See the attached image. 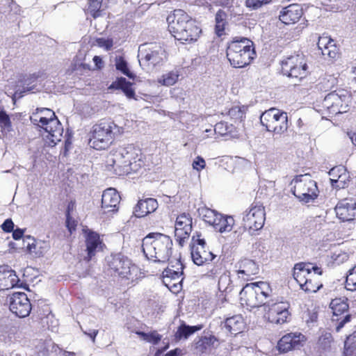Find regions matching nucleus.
<instances>
[{"mask_svg": "<svg viewBox=\"0 0 356 356\" xmlns=\"http://www.w3.org/2000/svg\"><path fill=\"white\" fill-rule=\"evenodd\" d=\"M66 225L70 232H72V230L74 229L75 222L74 220H73L70 216H67Z\"/></svg>", "mask_w": 356, "mask_h": 356, "instance_id": "nucleus-58", "label": "nucleus"}, {"mask_svg": "<svg viewBox=\"0 0 356 356\" xmlns=\"http://www.w3.org/2000/svg\"><path fill=\"white\" fill-rule=\"evenodd\" d=\"M139 63L140 65L156 66L165 61L166 53L159 44H143L138 49Z\"/></svg>", "mask_w": 356, "mask_h": 356, "instance_id": "nucleus-15", "label": "nucleus"}, {"mask_svg": "<svg viewBox=\"0 0 356 356\" xmlns=\"http://www.w3.org/2000/svg\"><path fill=\"white\" fill-rule=\"evenodd\" d=\"M136 334L144 341L152 343L153 344H157L161 339V336L159 334L156 332H137Z\"/></svg>", "mask_w": 356, "mask_h": 356, "instance_id": "nucleus-45", "label": "nucleus"}, {"mask_svg": "<svg viewBox=\"0 0 356 356\" xmlns=\"http://www.w3.org/2000/svg\"><path fill=\"white\" fill-rule=\"evenodd\" d=\"M199 214L202 220L211 225L213 229L220 232H229L232 229L234 220L230 216L222 215L216 210L202 207L198 209Z\"/></svg>", "mask_w": 356, "mask_h": 356, "instance_id": "nucleus-12", "label": "nucleus"}, {"mask_svg": "<svg viewBox=\"0 0 356 356\" xmlns=\"http://www.w3.org/2000/svg\"><path fill=\"white\" fill-rule=\"evenodd\" d=\"M293 194L300 201L309 202L318 196L316 183L308 174L296 177L291 182Z\"/></svg>", "mask_w": 356, "mask_h": 356, "instance_id": "nucleus-10", "label": "nucleus"}, {"mask_svg": "<svg viewBox=\"0 0 356 356\" xmlns=\"http://www.w3.org/2000/svg\"><path fill=\"white\" fill-rule=\"evenodd\" d=\"M0 127L3 131H9L11 123L8 115L3 111H0Z\"/></svg>", "mask_w": 356, "mask_h": 356, "instance_id": "nucleus-50", "label": "nucleus"}, {"mask_svg": "<svg viewBox=\"0 0 356 356\" xmlns=\"http://www.w3.org/2000/svg\"><path fill=\"white\" fill-rule=\"evenodd\" d=\"M260 121L268 131L275 135L284 133L289 127L287 113L275 108H271L262 113Z\"/></svg>", "mask_w": 356, "mask_h": 356, "instance_id": "nucleus-11", "label": "nucleus"}, {"mask_svg": "<svg viewBox=\"0 0 356 356\" xmlns=\"http://www.w3.org/2000/svg\"><path fill=\"white\" fill-rule=\"evenodd\" d=\"M23 245L30 254H33L36 257L44 256L49 249L48 243L42 241H36L29 236H24Z\"/></svg>", "mask_w": 356, "mask_h": 356, "instance_id": "nucleus-27", "label": "nucleus"}, {"mask_svg": "<svg viewBox=\"0 0 356 356\" xmlns=\"http://www.w3.org/2000/svg\"><path fill=\"white\" fill-rule=\"evenodd\" d=\"M232 280L229 272L225 271L220 275L218 279V289L222 292H227L232 289Z\"/></svg>", "mask_w": 356, "mask_h": 356, "instance_id": "nucleus-42", "label": "nucleus"}, {"mask_svg": "<svg viewBox=\"0 0 356 356\" xmlns=\"http://www.w3.org/2000/svg\"><path fill=\"white\" fill-rule=\"evenodd\" d=\"M123 132L124 129L113 122H100L93 127L89 144L90 147L97 150L105 149L111 145L115 136H120Z\"/></svg>", "mask_w": 356, "mask_h": 356, "instance_id": "nucleus-7", "label": "nucleus"}, {"mask_svg": "<svg viewBox=\"0 0 356 356\" xmlns=\"http://www.w3.org/2000/svg\"><path fill=\"white\" fill-rule=\"evenodd\" d=\"M181 353V349L175 348V350H170L168 353H167L165 356H179Z\"/></svg>", "mask_w": 356, "mask_h": 356, "instance_id": "nucleus-61", "label": "nucleus"}, {"mask_svg": "<svg viewBox=\"0 0 356 356\" xmlns=\"http://www.w3.org/2000/svg\"><path fill=\"white\" fill-rule=\"evenodd\" d=\"M273 0H246L245 4L247 7L252 9H258L263 5L270 3Z\"/></svg>", "mask_w": 356, "mask_h": 356, "instance_id": "nucleus-51", "label": "nucleus"}, {"mask_svg": "<svg viewBox=\"0 0 356 356\" xmlns=\"http://www.w3.org/2000/svg\"><path fill=\"white\" fill-rule=\"evenodd\" d=\"M255 56L253 42L247 38H234L227 49V57L234 67L248 65Z\"/></svg>", "mask_w": 356, "mask_h": 356, "instance_id": "nucleus-4", "label": "nucleus"}, {"mask_svg": "<svg viewBox=\"0 0 356 356\" xmlns=\"http://www.w3.org/2000/svg\"><path fill=\"white\" fill-rule=\"evenodd\" d=\"M350 93L343 89L327 94L321 103L320 111L323 114L337 115L348 111L351 103Z\"/></svg>", "mask_w": 356, "mask_h": 356, "instance_id": "nucleus-9", "label": "nucleus"}, {"mask_svg": "<svg viewBox=\"0 0 356 356\" xmlns=\"http://www.w3.org/2000/svg\"><path fill=\"white\" fill-rule=\"evenodd\" d=\"M108 270L115 276L131 282L141 277L140 268L127 257L122 254L111 255L107 259Z\"/></svg>", "mask_w": 356, "mask_h": 356, "instance_id": "nucleus-8", "label": "nucleus"}, {"mask_svg": "<svg viewBox=\"0 0 356 356\" xmlns=\"http://www.w3.org/2000/svg\"><path fill=\"white\" fill-rule=\"evenodd\" d=\"M158 208V202L154 198L140 200L134 207V213L138 218H142L153 213Z\"/></svg>", "mask_w": 356, "mask_h": 356, "instance_id": "nucleus-30", "label": "nucleus"}, {"mask_svg": "<svg viewBox=\"0 0 356 356\" xmlns=\"http://www.w3.org/2000/svg\"><path fill=\"white\" fill-rule=\"evenodd\" d=\"M272 294V289L266 282L247 284L241 291L240 301L248 309L255 308L264 304Z\"/></svg>", "mask_w": 356, "mask_h": 356, "instance_id": "nucleus-6", "label": "nucleus"}, {"mask_svg": "<svg viewBox=\"0 0 356 356\" xmlns=\"http://www.w3.org/2000/svg\"><path fill=\"white\" fill-rule=\"evenodd\" d=\"M334 43V41L330 36L323 35L318 39V47L322 52L323 51L326 50L327 47H329L331 45V44Z\"/></svg>", "mask_w": 356, "mask_h": 356, "instance_id": "nucleus-48", "label": "nucleus"}, {"mask_svg": "<svg viewBox=\"0 0 356 356\" xmlns=\"http://www.w3.org/2000/svg\"><path fill=\"white\" fill-rule=\"evenodd\" d=\"M171 238L161 233H150L143 239L142 248L145 257L154 262L165 263L172 255Z\"/></svg>", "mask_w": 356, "mask_h": 356, "instance_id": "nucleus-3", "label": "nucleus"}, {"mask_svg": "<svg viewBox=\"0 0 356 356\" xmlns=\"http://www.w3.org/2000/svg\"><path fill=\"white\" fill-rule=\"evenodd\" d=\"M322 54L330 58H336L338 56L339 52L336 44H331L329 47H326V50L323 51Z\"/></svg>", "mask_w": 356, "mask_h": 356, "instance_id": "nucleus-52", "label": "nucleus"}, {"mask_svg": "<svg viewBox=\"0 0 356 356\" xmlns=\"http://www.w3.org/2000/svg\"><path fill=\"white\" fill-rule=\"evenodd\" d=\"M227 18V14L226 13L220 9L216 15V22H223L226 20Z\"/></svg>", "mask_w": 356, "mask_h": 356, "instance_id": "nucleus-57", "label": "nucleus"}, {"mask_svg": "<svg viewBox=\"0 0 356 356\" xmlns=\"http://www.w3.org/2000/svg\"><path fill=\"white\" fill-rule=\"evenodd\" d=\"M104 0H88L86 8H84V13L87 16V19L89 17L93 19H96L100 17L104 14V9L102 8Z\"/></svg>", "mask_w": 356, "mask_h": 356, "instance_id": "nucleus-32", "label": "nucleus"}, {"mask_svg": "<svg viewBox=\"0 0 356 356\" xmlns=\"http://www.w3.org/2000/svg\"><path fill=\"white\" fill-rule=\"evenodd\" d=\"M302 14L303 10L299 4H291L282 9L279 19L281 22H298Z\"/></svg>", "mask_w": 356, "mask_h": 356, "instance_id": "nucleus-29", "label": "nucleus"}, {"mask_svg": "<svg viewBox=\"0 0 356 356\" xmlns=\"http://www.w3.org/2000/svg\"><path fill=\"white\" fill-rule=\"evenodd\" d=\"M19 279L8 266L0 267V290H8L16 286Z\"/></svg>", "mask_w": 356, "mask_h": 356, "instance_id": "nucleus-28", "label": "nucleus"}, {"mask_svg": "<svg viewBox=\"0 0 356 356\" xmlns=\"http://www.w3.org/2000/svg\"><path fill=\"white\" fill-rule=\"evenodd\" d=\"M120 197L118 191L113 188L105 190L102 197V211L104 213L116 212L118 209Z\"/></svg>", "mask_w": 356, "mask_h": 356, "instance_id": "nucleus-24", "label": "nucleus"}, {"mask_svg": "<svg viewBox=\"0 0 356 356\" xmlns=\"http://www.w3.org/2000/svg\"><path fill=\"white\" fill-rule=\"evenodd\" d=\"M191 18L188 15L181 9H176L167 17V22H188Z\"/></svg>", "mask_w": 356, "mask_h": 356, "instance_id": "nucleus-40", "label": "nucleus"}, {"mask_svg": "<svg viewBox=\"0 0 356 356\" xmlns=\"http://www.w3.org/2000/svg\"><path fill=\"white\" fill-rule=\"evenodd\" d=\"M179 76V70L175 69L171 71L165 72L160 76H159L156 79V83L159 85L165 87H170L178 82Z\"/></svg>", "mask_w": 356, "mask_h": 356, "instance_id": "nucleus-33", "label": "nucleus"}, {"mask_svg": "<svg viewBox=\"0 0 356 356\" xmlns=\"http://www.w3.org/2000/svg\"><path fill=\"white\" fill-rule=\"evenodd\" d=\"M84 334L88 336L93 342L95 341V337L98 334L97 330H89L88 331H84Z\"/></svg>", "mask_w": 356, "mask_h": 356, "instance_id": "nucleus-59", "label": "nucleus"}, {"mask_svg": "<svg viewBox=\"0 0 356 356\" xmlns=\"http://www.w3.org/2000/svg\"><path fill=\"white\" fill-rule=\"evenodd\" d=\"M348 258V254L343 251H336L331 256V259L333 263L338 265L346 261Z\"/></svg>", "mask_w": 356, "mask_h": 356, "instance_id": "nucleus-47", "label": "nucleus"}, {"mask_svg": "<svg viewBox=\"0 0 356 356\" xmlns=\"http://www.w3.org/2000/svg\"><path fill=\"white\" fill-rule=\"evenodd\" d=\"M356 349V331L346 338L344 343V356H348Z\"/></svg>", "mask_w": 356, "mask_h": 356, "instance_id": "nucleus-43", "label": "nucleus"}, {"mask_svg": "<svg viewBox=\"0 0 356 356\" xmlns=\"http://www.w3.org/2000/svg\"><path fill=\"white\" fill-rule=\"evenodd\" d=\"M205 133H211L214 132L216 134H218L219 136H225V135H230L232 136H235L236 134L232 133V127H229L227 123L225 122H219L217 123L215 126L214 129H207L204 131Z\"/></svg>", "mask_w": 356, "mask_h": 356, "instance_id": "nucleus-39", "label": "nucleus"}, {"mask_svg": "<svg viewBox=\"0 0 356 356\" xmlns=\"http://www.w3.org/2000/svg\"><path fill=\"white\" fill-rule=\"evenodd\" d=\"M331 186L339 190L348 187L350 181V175L347 169L343 165H337L329 171Z\"/></svg>", "mask_w": 356, "mask_h": 356, "instance_id": "nucleus-22", "label": "nucleus"}, {"mask_svg": "<svg viewBox=\"0 0 356 356\" xmlns=\"http://www.w3.org/2000/svg\"><path fill=\"white\" fill-rule=\"evenodd\" d=\"M86 243L88 259H90L97 252L101 251L104 245L100 236L92 231L87 233Z\"/></svg>", "mask_w": 356, "mask_h": 356, "instance_id": "nucleus-31", "label": "nucleus"}, {"mask_svg": "<svg viewBox=\"0 0 356 356\" xmlns=\"http://www.w3.org/2000/svg\"><path fill=\"white\" fill-rule=\"evenodd\" d=\"M264 317L269 322L275 324H283L289 318V305L286 302H279L268 305Z\"/></svg>", "mask_w": 356, "mask_h": 356, "instance_id": "nucleus-19", "label": "nucleus"}, {"mask_svg": "<svg viewBox=\"0 0 356 356\" xmlns=\"http://www.w3.org/2000/svg\"><path fill=\"white\" fill-rule=\"evenodd\" d=\"M335 211L341 220H353L356 217V202L352 199L343 200L336 206Z\"/></svg>", "mask_w": 356, "mask_h": 356, "instance_id": "nucleus-26", "label": "nucleus"}, {"mask_svg": "<svg viewBox=\"0 0 356 356\" xmlns=\"http://www.w3.org/2000/svg\"><path fill=\"white\" fill-rule=\"evenodd\" d=\"M321 270L309 264H296L293 268V277L302 290L307 293H316L322 286Z\"/></svg>", "mask_w": 356, "mask_h": 356, "instance_id": "nucleus-5", "label": "nucleus"}, {"mask_svg": "<svg viewBox=\"0 0 356 356\" xmlns=\"http://www.w3.org/2000/svg\"><path fill=\"white\" fill-rule=\"evenodd\" d=\"M9 309L19 318L28 316L31 310V305L26 294L22 292L13 293L9 297Z\"/></svg>", "mask_w": 356, "mask_h": 356, "instance_id": "nucleus-17", "label": "nucleus"}, {"mask_svg": "<svg viewBox=\"0 0 356 356\" xmlns=\"http://www.w3.org/2000/svg\"><path fill=\"white\" fill-rule=\"evenodd\" d=\"M346 288L349 291H356V265L348 271L346 276Z\"/></svg>", "mask_w": 356, "mask_h": 356, "instance_id": "nucleus-46", "label": "nucleus"}, {"mask_svg": "<svg viewBox=\"0 0 356 356\" xmlns=\"http://www.w3.org/2000/svg\"><path fill=\"white\" fill-rule=\"evenodd\" d=\"M282 70L284 74L302 79L308 74L306 58L301 52H296L286 57L282 62Z\"/></svg>", "mask_w": 356, "mask_h": 356, "instance_id": "nucleus-14", "label": "nucleus"}, {"mask_svg": "<svg viewBox=\"0 0 356 356\" xmlns=\"http://www.w3.org/2000/svg\"><path fill=\"white\" fill-rule=\"evenodd\" d=\"M92 60L95 63V68L93 70H101L104 67V61L100 56H95Z\"/></svg>", "mask_w": 356, "mask_h": 356, "instance_id": "nucleus-56", "label": "nucleus"}, {"mask_svg": "<svg viewBox=\"0 0 356 356\" xmlns=\"http://www.w3.org/2000/svg\"><path fill=\"white\" fill-rule=\"evenodd\" d=\"M349 136L352 143L356 147V133L350 134H349Z\"/></svg>", "mask_w": 356, "mask_h": 356, "instance_id": "nucleus-64", "label": "nucleus"}, {"mask_svg": "<svg viewBox=\"0 0 356 356\" xmlns=\"http://www.w3.org/2000/svg\"><path fill=\"white\" fill-rule=\"evenodd\" d=\"M202 328L201 325L189 326L185 324L180 325L175 333L176 339H187L189 336Z\"/></svg>", "mask_w": 356, "mask_h": 356, "instance_id": "nucleus-36", "label": "nucleus"}, {"mask_svg": "<svg viewBox=\"0 0 356 356\" xmlns=\"http://www.w3.org/2000/svg\"><path fill=\"white\" fill-rule=\"evenodd\" d=\"M220 270V268H219L217 266H215L213 268H212L209 272H208V275L209 277H214L216 276V275L219 274V271Z\"/></svg>", "mask_w": 356, "mask_h": 356, "instance_id": "nucleus-62", "label": "nucleus"}, {"mask_svg": "<svg viewBox=\"0 0 356 356\" xmlns=\"http://www.w3.org/2000/svg\"><path fill=\"white\" fill-rule=\"evenodd\" d=\"M247 108L245 106L233 105L227 111V115L235 122H241L245 118Z\"/></svg>", "mask_w": 356, "mask_h": 356, "instance_id": "nucleus-37", "label": "nucleus"}, {"mask_svg": "<svg viewBox=\"0 0 356 356\" xmlns=\"http://www.w3.org/2000/svg\"><path fill=\"white\" fill-rule=\"evenodd\" d=\"M225 327L232 334L240 332L244 327L243 318L241 315L228 318L225 322Z\"/></svg>", "mask_w": 356, "mask_h": 356, "instance_id": "nucleus-35", "label": "nucleus"}, {"mask_svg": "<svg viewBox=\"0 0 356 356\" xmlns=\"http://www.w3.org/2000/svg\"><path fill=\"white\" fill-rule=\"evenodd\" d=\"M265 220V209L259 202L252 203L243 213V226L250 234L260 230L264 227Z\"/></svg>", "mask_w": 356, "mask_h": 356, "instance_id": "nucleus-13", "label": "nucleus"}, {"mask_svg": "<svg viewBox=\"0 0 356 356\" xmlns=\"http://www.w3.org/2000/svg\"><path fill=\"white\" fill-rule=\"evenodd\" d=\"M234 268L238 277L243 280H248L252 275L258 274L259 271L258 264L247 258L241 259L236 263Z\"/></svg>", "mask_w": 356, "mask_h": 356, "instance_id": "nucleus-23", "label": "nucleus"}, {"mask_svg": "<svg viewBox=\"0 0 356 356\" xmlns=\"http://www.w3.org/2000/svg\"><path fill=\"white\" fill-rule=\"evenodd\" d=\"M13 237L15 240H19L23 237V232L21 229H16L13 232Z\"/></svg>", "mask_w": 356, "mask_h": 356, "instance_id": "nucleus-60", "label": "nucleus"}, {"mask_svg": "<svg viewBox=\"0 0 356 356\" xmlns=\"http://www.w3.org/2000/svg\"><path fill=\"white\" fill-rule=\"evenodd\" d=\"M143 164L140 150L132 145L112 150L106 159L108 170L119 176L137 172Z\"/></svg>", "mask_w": 356, "mask_h": 356, "instance_id": "nucleus-1", "label": "nucleus"}, {"mask_svg": "<svg viewBox=\"0 0 356 356\" xmlns=\"http://www.w3.org/2000/svg\"><path fill=\"white\" fill-rule=\"evenodd\" d=\"M108 88L122 90L127 98L135 99V91L132 88V85L130 82L127 81L125 78L117 79L111 84Z\"/></svg>", "mask_w": 356, "mask_h": 356, "instance_id": "nucleus-34", "label": "nucleus"}, {"mask_svg": "<svg viewBox=\"0 0 356 356\" xmlns=\"http://www.w3.org/2000/svg\"><path fill=\"white\" fill-rule=\"evenodd\" d=\"M192 230V218L188 214L183 213L177 216L175 225V236L177 241L183 246L189 238Z\"/></svg>", "mask_w": 356, "mask_h": 356, "instance_id": "nucleus-20", "label": "nucleus"}, {"mask_svg": "<svg viewBox=\"0 0 356 356\" xmlns=\"http://www.w3.org/2000/svg\"><path fill=\"white\" fill-rule=\"evenodd\" d=\"M75 207V203L74 202H70L67 205V216H70L71 212L73 211Z\"/></svg>", "mask_w": 356, "mask_h": 356, "instance_id": "nucleus-63", "label": "nucleus"}, {"mask_svg": "<svg viewBox=\"0 0 356 356\" xmlns=\"http://www.w3.org/2000/svg\"><path fill=\"white\" fill-rule=\"evenodd\" d=\"M177 269L174 270L167 268L163 272V282L164 284L174 293L179 291L181 288L182 278V265L179 261H177Z\"/></svg>", "mask_w": 356, "mask_h": 356, "instance_id": "nucleus-21", "label": "nucleus"}, {"mask_svg": "<svg viewBox=\"0 0 356 356\" xmlns=\"http://www.w3.org/2000/svg\"><path fill=\"white\" fill-rule=\"evenodd\" d=\"M205 241L202 235L197 234L192 238L191 258L194 264L201 266L207 261H212L215 255L205 250Z\"/></svg>", "mask_w": 356, "mask_h": 356, "instance_id": "nucleus-16", "label": "nucleus"}, {"mask_svg": "<svg viewBox=\"0 0 356 356\" xmlns=\"http://www.w3.org/2000/svg\"><path fill=\"white\" fill-rule=\"evenodd\" d=\"M169 31L173 37L178 40H196L201 29L193 24H171Z\"/></svg>", "mask_w": 356, "mask_h": 356, "instance_id": "nucleus-18", "label": "nucleus"}, {"mask_svg": "<svg viewBox=\"0 0 356 356\" xmlns=\"http://www.w3.org/2000/svg\"><path fill=\"white\" fill-rule=\"evenodd\" d=\"M229 24H216L215 33L219 38H223L229 32Z\"/></svg>", "mask_w": 356, "mask_h": 356, "instance_id": "nucleus-49", "label": "nucleus"}, {"mask_svg": "<svg viewBox=\"0 0 356 356\" xmlns=\"http://www.w3.org/2000/svg\"><path fill=\"white\" fill-rule=\"evenodd\" d=\"M14 224L12 220L7 219L1 225V228L4 232H10L13 229Z\"/></svg>", "mask_w": 356, "mask_h": 356, "instance_id": "nucleus-55", "label": "nucleus"}, {"mask_svg": "<svg viewBox=\"0 0 356 356\" xmlns=\"http://www.w3.org/2000/svg\"><path fill=\"white\" fill-rule=\"evenodd\" d=\"M330 308L334 315L338 316L346 312L348 308V305L346 302V300L343 298H335L331 301Z\"/></svg>", "mask_w": 356, "mask_h": 356, "instance_id": "nucleus-38", "label": "nucleus"}, {"mask_svg": "<svg viewBox=\"0 0 356 356\" xmlns=\"http://www.w3.org/2000/svg\"><path fill=\"white\" fill-rule=\"evenodd\" d=\"M305 341V337L301 333H289L280 339L277 348L280 353H287L293 348H299Z\"/></svg>", "mask_w": 356, "mask_h": 356, "instance_id": "nucleus-25", "label": "nucleus"}, {"mask_svg": "<svg viewBox=\"0 0 356 356\" xmlns=\"http://www.w3.org/2000/svg\"><path fill=\"white\" fill-rule=\"evenodd\" d=\"M192 166L193 170L200 172L206 166V162L201 156H197L193 161Z\"/></svg>", "mask_w": 356, "mask_h": 356, "instance_id": "nucleus-53", "label": "nucleus"}, {"mask_svg": "<svg viewBox=\"0 0 356 356\" xmlns=\"http://www.w3.org/2000/svg\"><path fill=\"white\" fill-rule=\"evenodd\" d=\"M30 119L34 124L44 130L46 145L53 147L61 140L63 129L53 111L47 108H38Z\"/></svg>", "mask_w": 356, "mask_h": 356, "instance_id": "nucleus-2", "label": "nucleus"}, {"mask_svg": "<svg viewBox=\"0 0 356 356\" xmlns=\"http://www.w3.org/2000/svg\"><path fill=\"white\" fill-rule=\"evenodd\" d=\"M216 340V338L211 336L201 337L196 342L195 348L199 352L203 353L213 346Z\"/></svg>", "mask_w": 356, "mask_h": 356, "instance_id": "nucleus-41", "label": "nucleus"}, {"mask_svg": "<svg viewBox=\"0 0 356 356\" xmlns=\"http://www.w3.org/2000/svg\"><path fill=\"white\" fill-rule=\"evenodd\" d=\"M115 67L118 70L120 71L122 74L129 78H134V75L130 72L127 63L121 56L116 57L115 61Z\"/></svg>", "mask_w": 356, "mask_h": 356, "instance_id": "nucleus-44", "label": "nucleus"}, {"mask_svg": "<svg viewBox=\"0 0 356 356\" xmlns=\"http://www.w3.org/2000/svg\"><path fill=\"white\" fill-rule=\"evenodd\" d=\"M97 44L99 47L109 50L113 47V42L112 39L102 38L97 40Z\"/></svg>", "mask_w": 356, "mask_h": 356, "instance_id": "nucleus-54", "label": "nucleus"}]
</instances>
